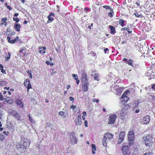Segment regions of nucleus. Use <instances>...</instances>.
<instances>
[{"instance_id": "1", "label": "nucleus", "mask_w": 155, "mask_h": 155, "mask_svg": "<svg viewBox=\"0 0 155 155\" xmlns=\"http://www.w3.org/2000/svg\"><path fill=\"white\" fill-rule=\"evenodd\" d=\"M128 137V142L129 146H132L134 143V135L133 131H130L129 132Z\"/></svg>"}, {"instance_id": "2", "label": "nucleus", "mask_w": 155, "mask_h": 155, "mask_svg": "<svg viewBox=\"0 0 155 155\" xmlns=\"http://www.w3.org/2000/svg\"><path fill=\"white\" fill-rule=\"evenodd\" d=\"M143 140L146 146L150 147L151 146L152 140V135H149L146 137H143Z\"/></svg>"}, {"instance_id": "3", "label": "nucleus", "mask_w": 155, "mask_h": 155, "mask_svg": "<svg viewBox=\"0 0 155 155\" xmlns=\"http://www.w3.org/2000/svg\"><path fill=\"white\" fill-rule=\"evenodd\" d=\"M70 137L69 138V141L71 144H76L78 141L77 138L75 135L74 133H71L70 134Z\"/></svg>"}, {"instance_id": "4", "label": "nucleus", "mask_w": 155, "mask_h": 155, "mask_svg": "<svg viewBox=\"0 0 155 155\" xmlns=\"http://www.w3.org/2000/svg\"><path fill=\"white\" fill-rule=\"evenodd\" d=\"M23 141V144L20 145L19 147H18V150H19L20 148L22 149L23 150H24V149H26V148L29 146L30 142L29 140L27 139H24Z\"/></svg>"}, {"instance_id": "5", "label": "nucleus", "mask_w": 155, "mask_h": 155, "mask_svg": "<svg viewBox=\"0 0 155 155\" xmlns=\"http://www.w3.org/2000/svg\"><path fill=\"white\" fill-rule=\"evenodd\" d=\"M130 107L128 104L123 105L122 106V110L120 111V114L121 116H123L125 114L127 110Z\"/></svg>"}, {"instance_id": "6", "label": "nucleus", "mask_w": 155, "mask_h": 155, "mask_svg": "<svg viewBox=\"0 0 155 155\" xmlns=\"http://www.w3.org/2000/svg\"><path fill=\"white\" fill-rule=\"evenodd\" d=\"M130 92L129 90H127L125 91V92L123 94L121 98L122 99H123V100L124 101L127 102L128 100L127 96L128 94H129Z\"/></svg>"}, {"instance_id": "7", "label": "nucleus", "mask_w": 155, "mask_h": 155, "mask_svg": "<svg viewBox=\"0 0 155 155\" xmlns=\"http://www.w3.org/2000/svg\"><path fill=\"white\" fill-rule=\"evenodd\" d=\"M116 117L115 115H110L109 117V121L108 124H112L114 123L115 122Z\"/></svg>"}, {"instance_id": "8", "label": "nucleus", "mask_w": 155, "mask_h": 155, "mask_svg": "<svg viewBox=\"0 0 155 155\" xmlns=\"http://www.w3.org/2000/svg\"><path fill=\"white\" fill-rule=\"evenodd\" d=\"M74 122L76 125L77 126L81 124L82 121L81 114L76 117L74 120Z\"/></svg>"}, {"instance_id": "9", "label": "nucleus", "mask_w": 155, "mask_h": 155, "mask_svg": "<svg viewBox=\"0 0 155 155\" xmlns=\"http://www.w3.org/2000/svg\"><path fill=\"white\" fill-rule=\"evenodd\" d=\"M129 147L127 146H124L122 148L123 154L124 155H129V152L128 151Z\"/></svg>"}, {"instance_id": "10", "label": "nucleus", "mask_w": 155, "mask_h": 155, "mask_svg": "<svg viewBox=\"0 0 155 155\" xmlns=\"http://www.w3.org/2000/svg\"><path fill=\"white\" fill-rule=\"evenodd\" d=\"M7 39L8 40V43L12 44H14L18 40L19 37L18 36H17L15 39L12 40V38L8 36L7 37Z\"/></svg>"}, {"instance_id": "11", "label": "nucleus", "mask_w": 155, "mask_h": 155, "mask_svg": "<svg viewBox=\"0 0 155 155\" xmlns=\"http://www.w3.org/2000/svg\"><path fill=\"white\" fill-rule=\"evenodd\" d=\"M113 137L114 136L113 134H110L109 133H107L104 134V138L108 141L109 140L112 139Z\"/></svg>"}, {"instance_id": "12", "label": "nucleus", "mask_w": 155, "mask_h": 155, "mask_svg": "<svg viewBox=\"0 0 155 155\" xmlns=\"http://www.w3.org/2000/svg\"><path fill=\"white\" fill-rule=\"evenodd\" d=\"M124 135L125 132H124L121 131L120 133L118 140V142L119 143H121L123 141Z\"/></svg>"}, {"instance_id": "13", "label": "nucleus", "mask_w": 155, "mask_h": 155, "mask_svg": "<svg viewBox=\"0 0 155 155\" xmlns=\"http://www.w3.org/2000/svg\"><path fill=\"white\" fill-rule=\"evenodd\" d=\"M83 83L82 86L83 90L84 92L87 91L88 90V82H83Z\"/></svg>"}, {"instance_id": "14", "label": "nucleus", "mask_w": 155, "mask_h": 155, "mask_svg": "<svg viewBox=\"0 0 155 155\" xmlns=\"http://www.w3.org/2000/svg\"><path fill=\"white\" fill-rule=\"evenodd\" d=\"M139 103V102L137 100L134 101L133 102L132 105L133 108V111H134L135 109H136L137 107H140L138 106Z\"/></svg>"}, {"instance_id": "15", "label": "nucleus", "mask_w": 155, "mask_h": 155, "mask_svg": "<svg viewBox=\"0 0 155 155\" xmlns=\"http://www.w3.org/2000/svg\"><path fill=\"white\" fill-rule=\"evenodd\" d=\"M81 80L82 83L88 82L86 74L85 73L82 74L81 77Z\"/></svg>"}, {"instance_id": "16", "label": "nucleus", "mask_w": 155, "mask_h": 155, "mask_svg": "<svg viewBox=\"0 0 155 155\" xmlns=\"http://www.w3.org/2000/svg\"><path fill=\"white\" fill-rule=\"evenodd\" d=\"M119 24L122 27L124 26L126 24V21L122 19H119L118 21Z\"/></svg>"}, {"instance_id": "17", "label": "nucleus", "mask_w": 155, "mask_h": 155, "mask_svg": "<svg viewBox=\"0 0 155 155\" xmlns=\"http://www.w3.org/2000/svg\"><path fill=\"white\" fill-rule=\"evenodd\" d=\"M150 117L147 115L145 117H143V120L144 124L148 123L150 121Z\"/></svg>"}, {"instance_id": "18", "label": "nucleus", "mask_w": 155, "mask_h": 155, "mask_svg": "<svg viewBox=\"0 0 155 155\" xmlns=\"http://www.w3.org/2000/svg\"><path fill=\"white\" fill-rule=\"evenodd\" d=\"M7 21V18H2L1 20V23H0V25H4L5 26H6L7 25V22H6V21Z\"/></svg>"}, {"instance_id": "19", "label": "nucleus", "mask_w": 155, "mask_h": 155, "mask_svg": "<svg viewBox=\"0 0 155 155\" xmlns=\"http://www.w3.org/2000/svg\"><path fill=\"white\" fill-rule=\"evenodd\" d=\"M148 98L150 101L154 100L155 99V94L153 93L150 94Z\"/></svg>"}, {"instance_id": "20", "label": "nucleus", "mask_w": 155, "mask_h": 155, "mask_svg": "<svg viewBox=\"0 0 155 155\" xmlns=\"http://www.w3.org/2000/svg\"><path fill=\"white\" fill-rule=\"evenodd\" d=\"M16 103L17 104V105H18L20 107H21L22 108L23 107V104L22 103V102L19 100L18 99H17L16 100Z\"/></svg>"}, {"instance_id": "21", "label": "nucleus", "mask_w": 155, "mask_h": 155, "mask_svg": "<svg viewBox=\"0 0 155 155\" xmlns=\"http://www.w3.org/2000/svg\"><path fill=\"white\" fill-rule=\"evenodd\" d=\"M14 116L15 118L17 119V120L21 121V116L18 113L16 112Z\"/></svg>"}, {"instance_id": "22", "label": "nucleus", "mask_w": 155, "mask_h": 155, "mask_svg": "<svg viewBox=\"0 0 155 155\" xmlns=\"http://www.w3.org/2000/svg\"><path fill=\"white\" fill-rule=\"evenodd\" d=\"M21 25L18 23H15L14 24V28L17 31H19L21 28Z\"/></svg>"}, {"instance_id": "23", "label": "nucleus", "mask_w": 155, "mask_h": 155, "mask_svg": "<svg viewBox=\"0 0 155 155\" xmlns=\"http://www.w3.org/2000/svg\"><path fill=\"white\" fill-rule=\"evenodd\" d=\"M39 49H41L40 50L39 52L40 53H43L45 54V50L46 49V48L45 47H43L42 48L41 47L39 48Z\"/></svg>"}, {"instance_id": "24", "label": "nucleus", "mask_w": 155, "mask_h": 155, "mask_svg": "<svg viewBox=\"0 0 155 155\" xmlns=\"http://www.w3.org/2000/svg\"><path fill=\"white\" fill-rule=\"evenodd\" d=\"M126 28L127 29V31L128 33H131L132 32V29L131 28H132V25L130 24Z\"/></svg>"}, {"instance_id": "25", "label": "nucleus", "mask_w": 155, "mask_h": 155, "mask_svg": "<svg viewBox=\"0 0 155 155\" xmlns=\"http://www.w3.org/2000/svg\"><path fill=\"white\" fill-rule=\"evenodd\" d=\"M110 28V33L114 34L115 33L116 31H115V27L112 26H110L109 27Z\"/></svg>"}, {"instance_id": "26", "label": "nucleus", "mask_w": 155, "mask_h": 155, "mask_svg": "<svg viewBox=\"0 0 155 155\" xmlns=\"http://www.w3.org/2000/svg\"><path fill=\"white\" fill-rule=\"evenodd\" d=\"M99 78V75L97 74H95L94 75V80L98 81Z\"/></svg>"}, {"instance_id": "27", "label": "nucleus", "mask_w": 155, "mask_h": 155, "mask_svg": "<svg viewBox=\"0 0 155 155\" xmlns=\"http://www.w3.org/2000/svg\"><path fill=\"white\" fill-rule=\"evenodd\" d=\"M108 141L107 140L103 137L102 140V143L103 144L104 147H106L107 146V143L106 142Z\"/></svg>"}, {"instance_id": "28", "label": "nucleus", "mask_w": 155, "mask_h": 155, "mask_svg": "<svg viewBox=\"0 0 155 155\" xmlns=\"http://www.w3.org/2000/svg\"><path fill=\"white\" fill-rule=\"evenodd\" d=\"M92 153L93 154H95V152L94 151H96V148L95 147V146L94 144H92Z\"/></svg>"}, {"instance_id": "29", "label": "nucleus", "mask_w": 155, "mask_h": 155, "mask_svg": "<svg viewBox=\"0 0 155 155\" xmlns=\"http://www.w3.org/2000/svg\"><path fill=\"white\" fill-rule=\"evenodd\" d=\"M7 83L5 81L1 80L0 81V86L6 85Z\"/></svg>"}, {"instance_id": "30", "label": "nucleus", "mask_w": 155, "mask_h": 155, "mask_svg": "<svg viewBox=\"0 0 155 155\" xmlns=\"http://www.w3.org/2000/svg\"><path fill=\"white\" fill-rule=\"evenodd\" d=\"M28 117L30 121L32 123L34 124L35 123V121L33 119V117L29 114L28 115Z\"/></svg>"}, {"instance_id": "31", "label": "nucleus", "mask_w": 155, "mask_h": 155, "mask_svg": "<svg viewBox=\"0 0 155 155\" xmlns=\"http://www.w3.org/2000/svg\"><path fill=\"white\" fill-rule=\"evenodd\" d=\"M30 83V82L29 81V80L28 79H27L25 81L24 84L25 86L27 87Z\"/></svg>"}, {"instance_id": "32", "label": "nucleus", "mask_w": 155, "mask_h": 155, "mask_svg": "<svg viewBox=\"0 0 155 155\" xmlns=\"http://www.w3.org/2000/svg\"><path fill=\"white\" fill-rule=\"evenodd\" d=\"M4 99L5 101L8 103H11L12 102V100H11V98L10 97H8L6 98H4Z\"/></svg>"}, {"instance_id": "33", "label": "nucleus", "mask_w": 155, "mask_h": 155, "mask_svg": "<svg viewBox=\"0 0 155 155\" xmlns=\"http://www.w3.org/2000/svg\"><path fill=\"white\" fill-rule=\"evenodd\" d=\"M133 62V60L132 59H129V60L127 61L126 63L127 64L129 65L133 66L132 63Z\"/></svg>"}, {"instance_id": "34", "label": "nucleus", "mask_w": 155, "mask_h": 155, "mask_svg": "<svg viewBox=\"0 0 155 155\" xmlns=\"http://www.w3.org/2000/svg\"><path fill=\"white\" fill-rule=\"evenodd\" d=\"M48 19V20L47 21V23H48L52 22L53 20V17L48 16L47 17Z\"/></svg>"}, {"instance_id": "35", "label": "nucleus", "mask_w": 155, "mask_h": 155, "mask_svg": "<svg viewBox=\"0 0 155 155\" xmlns=\"http://www.w3.org/2000/svg\"><path fill=\"white\" fill-rule=\"evenodd\" d=\"M11 55V54H10L9 53H8V54L7 55H5V60H8V59H9L10 58Z\"/></svg>"}, {"instance_id": "36", "label": "nucleus", "mask_w": 155, "mask_h": 155, "mask_svg": "<svg viewBox=\"0 0 155 155\" xmlns=\"http://www.w3.org/2000/svg\"><path fill=\"white\" fill-rule=\"evenodd\" d=\"M113 11L112 9L110 10V12L108 13V15L110 17H112L113 15Z\"/></svg>"}, {"instance_id": "37", "label": "nucleus", "mask_w": 155, "mask_h": 155, "mask_svg": "<svg viewBox=\"0 0 155 155\" xmlns=\"http://www.w3.org/2000/svg\"><path fill=\"white\" fill-rule=\"evenodd\" d=\"M103 7L104 8H105L106 9H110V10H112V9H111V7L110 6L108 5H104L103 6Z\"/></svg>"}, {"instance_id": "38", "label": "nucleus", "mask_w": 155, "mask_h": 155, "mask_svg": "<svg viewBox=\"0 0 155 155\" xmlns=\"http://www.w3.org/2000/svg\"><path fill=\"white\" fill-rule=\"evenodd\" d=\"M13 20L14 21H15L16 23H18L19 21V19L17 18H13Z\"/></svg>"}, {"instance_id": "39", "label": "nucleus", "mask_w": 155, "mask_h": 155, "mask_svg": "<svg viewBox=\"0 0 155 155\" xmlns=\"http://www.w3.org/2000/svg\"><path fill=\"white\" fill-rule=\"evenodd\" d=\"M3 133L5 135L8 136L10 134L9 133L8 131H3Z\"/></svg>"}, {"instance_id": "40", "label": "nucleus", "mask_w": 155, "mask_h": 155, "mask_svg": "<svg viewBox=\"0 0 155 155\" xmlns=\"http://www.w3.org/2000/svg\"><path fill=\"white\" fill-rule=\"evenodd\" d=\"M45 63L47 65H51V66H52L53 65V63H51L48 61H46L45 62Z\"/></svg>"}, {"instance_id": "41", "label": "nucleus", "mask_w": 155, "mask_h": 155, "mask_svg": "<svg viewBox=\"0 0 155 155\" xmlns=\"http://www.w3.org/2000/svg\"><path fill=\"white\" fill-rule=\"evenodd\" d=\"M152 88L153 90L155 91V84H152L151 85V88Z\"/></svg>"}, {"instance_id": "42", "label": "nucleus", "mask_w": 155, "mask_h": 155, "mask_svg": "<svg viewBox=\"0 0 155 155\" xmlns=\"http://www.w3.org/2000/svg\"><path fill=\"white\" fill-rule=\"evenodd\" d=\"M152 153L151 152L149 151L148 152H146L143 155H152Z\"/></svg>"}, {"instance_id": "43", "label": "nucleus", "mask_w": 155, "mask_h": 155, "mask_svg": "<svg viewBox=\"0 0 155 155\" xmlns=\"http://www.w3.org/2000/svg\"><path fill=\"white\" fill-rule=\"evenodd\" d=\"M150 74V71H149L147 72L146 73L145 75L146 76H149Z\"/></svg>"}, {"instance_id": "44", "label": "nucleus", "mask_w": 155, "mask_h": 155, "mask_svg": "<svg viewBox=\"0 0 155 155\" xmlns=\"http://www.w3.org/2000/svg\"><path fill=\"white\" fill-rule=\"evenodd\" d=\"M28 88V91L29 89L30 88H31V84L30 83L28 85L27 87Z\"/></svg>"}, {"instance_id": "45", "label": "nucleus", "mask_w": 155, "mask_h": 155, "mask_svg": "<svg viewBox=\"0 0 155 155\" xmlns=\"http://www.w3.org/2000/svg\"><path fill=\"white\" fill-rule=\"evenodd\" d=\"M58 114L59 115H60L62 116L64 115V113L63 111H61L59 112Z\"/></svg>"}, {"instance_id": "46", "label": "nucleus", "mask_w": 155, "mask_h": 155, "mask_svg": "<svg viewBox=\"0 0 155 155\" xmlns=\"http://www.w3.org/2000/svg\"><path fill=\"white\" fill-rule=\"evenodd\" d=\"M28 75L31 78H32L31 73L29 71L28 72Z\"/></svg>"}, {"instance_id": "47", "label": "nucleus", "mask_w": 155, "mask_h": 155, "mask_svg": "<svg viewBox=\"0 0 155 155\" xmlns=\"http://www.w3.org/2000/svg\"><path fill=\"white\" fill-rule=\"evenodd\" d=\"M4 99L1 93H0V100H3Z\"/></svg>"}, {"instance_id": "48", "label": "nucleus", "mask_w": 155, "mask_h": 155, "mask_svg": "<svg viewBox=\"0 0 155 155\" xmlns=\"http://www.w3.org/2000/svg\"><path fill=\"white\" fill-rule=\"evenodd\" d=\"M93 101L94 102H96L97 103H98L99 101V100L98 99H93Z\"/></svg>"}, {"instance_id": "49", "label": "nucleus", "mask_w": 155, "mask_h": 155, "mask_svg": "<svg viewBox=\"0 0 155 155\" xmlns=\"http://www.w3.org/2000/svg\"><path fill=\"white\" fill-rule=\"evenodd\" d=\"M75 79L76 80V82L77 84L78 85L79 83V80L78 79V78H75Z\"/></svg>"}, {"instance_id": "50", "label": "nucleus", "mask_w": 155, "mask_h": 155, "mask_svg": "<svg viewBox=\"0 0 155 155\" xmlns=\"http://www.w3.org/2000/svg\"><path fill=\"white\" fill-rule=\"evenodd\" d=\"M140 108H138V109H137V110H136L135 111H134V112H135V113H138L139 111H140Z\"/></svg>"}, {"instance_id": "51", "label": "nucleus", "mask_w": 155, "mask_h": 155, "mask_svg": "<svg viewBox=\"0 0 155 155\" xmlns=\"http://www.w3.org/2000/svg\"><path fill=\"white\" fill-rule=\"evenodd\" d=\"M134 15L136 17H140V15H139L137 13H135L134 14Z\"/></svg>"}, {"instance_id": "52", "label": "nucleus", "mask_w": 155, "mask_h": 155, "mask_svg": "<svg viewBox=\"0 0 155 155\" xmlns=\"http://www.w3.org/2000/svg\"><path fill=\"white\" fill-rule=\"evenodd\" d=\"M84 124L85 126L86 127H88V125H87V120L84 121Z\"/></svg>"}, {"instance_id": "53", "label": "nucleus", "mask_w": 155, "mask_h": 155, "mask_svg": "<svg viewBox=\"0 0 155 155\" xmlns=\"http://www.w3.org/2000/svg\"><path fill=\"white\" fill-rule=\"evenodd\" d=\"M95 72V71L94 70H91L89 71V74H92L94 73Z\"/></svg>"}, {"instance_id": "54", "label": "nucleus", "mask_w": 155, "mask_h": 155, "mask_svg": "<svg viewBox=\"0 0 155 155\" xmlns=\"http://www.w3.org/2000/svg\"><path fill=\"white\" fill-rule=\"evenodd\" d=\"M91 54L92 55V56H94L95 55L96 53L94 51H92L91 53Z\"/></svg>"}, {"instance_id": "55", "label": "nucleus", "mask_w": 155, "mask_h": 155, "mask_svg": "<svg viewBox=\"0 0 155 155\" xmlns=\"http://www.w3.org/2000/svg\"><path fill=\"white\" fill-rule=\"evenodd\" d=\"M104 51L105 53H106L108 52L109 50L108 48H106L104 49Z\"/></svg>"}, {"instance_id": "56", "label": "nucleus", "mask_w": 155, "mask_h": 155, "mask_svg": "<svg viewBox=\"0 0 155 155\" xmlns=\"http://www.w3.org/2000/svg\"><path fill=\"white\" fill-rule=\"evenodd\" d=\"M76 107V106L73 105H71V108H72L73 109H75Z\"/></svg>"}, {"instance_id": "57", "label": "nucleus", "mask_w": 155, "mask_h": 155, "mask_svg": "<svg viewBox=\"0 0 155 155\" xmlns=\"http://www.w3.org/2000/svg\"><path fill=\"white\" fill-rule=\"evenodd\" d=\"M72 76L73 78H78V75L77 74H73Z\"/></svg>"}, {"instance_id": "58", "label": "nucleus", "mask_w": 155, "mask_h": 155, "mask_svg": "<svg viewBox=\"0 0 155 155\" xmlns=\"http://www.w3.org/2000/svg\"><path fill=\"white\" fill-rule=\"evenodd\" d=\"M121 30L122 31H124L125 30L127 31V28L126 27H124V28H122Z\"/></svg>"}, {"instance_id": "59", "label": "nucleus", "mask_w": 155, "mask_h": 155, "mask_svg": "<svg viewBox=\"0 0 155 155\" xmlns=\"http://www.w3.org/2000/svg\"><path fill=\"white\" fill-rule=\"evenodd\" d=\"M69 99L71 101H74V99L73 97H69Z\"/></svg>"}, {"instance_id": "60", "label": "nucleus", "mask_w": 155, "mask_h": 155, "mask_svg": "<svg viewBox=\"0 0 155 155\" xmlns=\"http://www.w3.org/2000/svg\"><path fill=\"white\" fill-rule=\"evenodd\" d=\"M3 69V66L2 64H0V70H2Z\"/></svg>"}, {"instance_id": "61", "label": "nucleus", "mask_w": 155, "mask_h": 155, "mask_svg": "<svg viewBox=\"0 0 155 155\" xmlns=\"http://www.w3.org/2000/svg\"><path fill=\"white\" fill-rule=\"evenodd\" d=\"M93 24H91V25H89L88 26V28L90 30L91 29V26H93Z\"/></svg>"}, {"instance_id": "62", "label": "nucleus", "mask_w": 155, "mask_h": 155, "mask_svg": "<svg viewBox=\"0 0 155 155\" xmlns=\"http://www.w3.org/2000/svg\"><path fill=\"white\" fill-rule=\"evenodd\" d=\"M54 15V13H51L49 14L48 16H50V17H51V16H53Z\"/></svg>"}, {"instance_id": "63", "label": "nucleus", "mask_w": 155, "mask_h": 155, "mask_svg": "<svg viewBox=\"0 0 155 155\" xmlns=\"http://www.w3.org/2000/svg\"><path fill=\"white\" fill-rule=\"evenodd\" d=\"M83 115L84 116H86L87 115V113L85 111H84L83 112Z\"/></svg>"}, {"instance_id": "64", "label": "nucleus", "mask_w": 155, "mask_h": 155, "mask_svg": "<svg viewBox=\"0 0 155 155\" xmlns=\"http://www.w3.org/2000/svg\"><path fill=\"white\" fill-rule=\"evenodd\" d=\"M6 7L10 10H11L12 9V8L10 7V6L9 5L7 6Z\"/></svg>"}]
</instances>
